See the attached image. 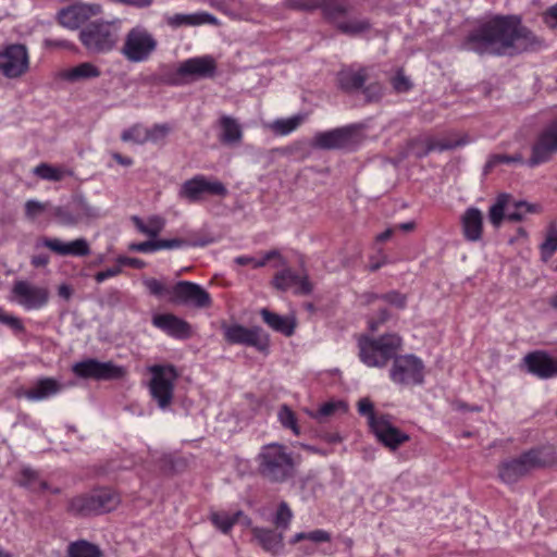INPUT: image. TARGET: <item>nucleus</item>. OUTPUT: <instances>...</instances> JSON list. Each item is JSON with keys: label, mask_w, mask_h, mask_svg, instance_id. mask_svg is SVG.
<instances>
[{"label": "nucleus", "mask_w": 557, "mask_h": 557, "mask_svg": "<svg viewBox=\"0 0 557 557\" xmlns=\"http://www.w3.org/2000/svg\"><path fill=\"white\" fill-rule=\"evenodd\" d=\"M463 48L478 54L513 55L543 47V40L515 16H498L468 34Z\"/></svg>", "instance_id": "obj_1"}, {"label": "nucleus", "mask_w": 557, "mask_h": 557, "mask_svg": "<svg viewBox=\"0 0 557 557\" xmlns=\"http://www.w3.org/2000/svg\"><path fill=\"white\" fill-rule=\"evenodd\" d=\"M259 472L270 482L282 483L294 476L293 454L278 443L267 444L258 455Z\"/></svg>", "instance_id": "obj_2"}, {"label": "nucleus", "mask_w": 557, "mask_h": 557, "mask_svg": "<svg viewBox=\"0 0 557 557\" xmlns=\"http://www.w3.org/2000/svg\"><path fill=\"white\" fill-rule=\"evenodd\" d=\"M403 339L396 333L380 337L361 336L358 339L359 358L370 368H383L394 359L401 349Z\"/></svg>", "instance_id": "obj_3"}, {"label": "nucleus", "mask_w": 557, "mask_h": 557, "mask_svg": "<svg viewBox=\"0 0 557 557\" xmlns=\"http://www.w3.org/2000/svg\"><path fill=\"white\" fill-rule=\"evenodd\" d=\"M121 26L117 21H95L79 32V40L87 51L94 54L111 52L119 42Z\"/></svg>", "instance_id": "obj_4"}, {"label": "nucleus", "mask_w": 557, "mask_h": 557, "mask_svg": "<svg viewBox=\"0 0 557 557\" xmlns=\"http://www.w3.org/2000/svg\"><path fill=\"white\" fill-rule=\"evenodd\" d=\"M151 374L148 384L151 398L162 410L168 409L174 398V385L177 380V371L172 364H153L148 368Z\"/></svg>", "instance_id": "obj_5"}, {"label": "nucleus", "mask_w": 557, "mask_h": 557, "mask_svg": "<svg viewBox=\"0 0 557 557\" xmlns=\"http://www.w3.org/2000/svg\"><path fill=\"white\" fill-rule=\"evenodd\" d=\"M216 62L211 55L189 58L166 75V82L174 86L185 85L200 78L213 77Z\"/></svg>", "instance_id": "obj_6"}, {"label": "nucleus", "mask_w": 557, "mask_h": 557, "mask_svg": "<svg viewBox=\"0 0 557 557\" xmlns=\"http://www.w3.org/2000/svg\"><path fill=\"white\" fill-rule=\"evenodd\" d=\"M545 463L540 449H530L516 458L500 462L498 478L505 484H515L533 470L544 467Z\"/></svg>", "instance_id": "obj_7"}, {"label": "nucleus", "mask_w": 557, "mask_h": 557, "mask_svg": "<svg viewBox=\"0 0 557 557\" xmlns=\"http://www.w3.org/2000/svg\"><path fill=\"white\" fill-rule=\"evenodd\" d=\"M228 194L226 186L216 178L197 174L185 181L178 189V198L189 203H198L207 197L224 198Z\"/></svg>", "instance_id": "obj_8"}, {"label": "nucleus", "mask_w": 557, "mask_h": 557, "mask_svg": "<svg viewBox=\"0 0 557 557\" xmlns=\"http://www.w3.org/2000/svg\"><path fill=\"white\" fill-rule=\"evenodd\" d=\"M470 143L467 135L448 134L444 137L421 134L408 143V153L424 158L431 152H443L462 147Z\"/></svg>", "instance_id": "obj_9"}, {"label": "nucleus", "mask_w": 557, "mask_h": 557, "mask_svg": "<svg viewBox=\"0 0 557 557\" xmlns=\"http://www.w3.org/2000/svg\"><path fill=\"white\" fill-rule=\"evenodd\" d=\"M119 503L120 498L114 492L99 490L74 497L70 503V510L81 516L100 515L115 509Z\"/></svg>", "instance_id": "obj_10"}, {"label": "nucleus", "mask_w": 557, "mask_h": 557, "mask_svg": "<svg viewBox=\"0 0 557 557\" xmlns=\"http://www.w3.org/2000/svg\"><path fill=\"white\" fill-rule=\"evenodd\" d=\"M30 66L28 49L23 44L0 46V74L8 79L24 76Z\"/></svg>", "instance_id": "obj_11"}, {"label": "nucleus", "mask_w": 557, "mask_h": 557, "mask_svg": "<svg viewBox=\"0 0 557 557\" xmlns=\"http://www.w3.org/2000/svg\"><path fill=\"white\" fill-rule=\"evenodd\" d=\"M157 40L146 28L137 26L126 34L121 52L129 62H145L157 49Z\"/></svg>", "instance_id": "obj_12"}, {"label": "nucleus", "mask_w": 557, "mask_h": 557, "mask_svg": "<svg viewBox=\"0 0 557 557\" xmlns=\"http://www.w3.org/2000/svg\"><path fill=\"white\" fill-rule=\"evenodd\" d=\"M224 339L231 345H245L261 352L269 349V336L259 326L246 327L240 324H226L221 326Z\"/></svg>", "instance_id": "obj_13"}, {"label": "nucleus", "mask_w": 557, "mask_h": 557, "mask_svg": "<svg viewBox=\"0 0 557 557\" xmlns=\"http://www.w3.org/2000/svg\"><path fill=\"white\" fill-rule=\"evenodd\" d=\"M557 153V117L547 124L535 137L527 165L535 168L547 163Z\"/></svg>", "instance_id": "obj_14"}, {"label": "nucleus", "mask_w": 557, "mask_h": 557, "mask_svg": "<svg viewBox=\"0 0 557 557\" xmlns=\"http://www.w3.org/2000/svg\"><path fill=\"white\" fill-rule=\"evenodd\" d=\"M12 300L26 311L40 310L49 301V290L28 281H15L12 286Z\"/></svg>", "instance_id": "obj_15"}, {"label": "nucleus", "mask_w": 557, "mask_h": 557, "mask_svg": "<svg viewBox=\"0 0 557 557\" xmlns=\"http://www.w3.org/2000/svg\"><path fill=\"white\" fill-rule=\"evenodd\" d=\"M73 373L81 379H94L97 381L117 380L125 375V369L111 361H99L88 358L76 362L72 367Z\"/></svg>", "instance_id": "obj_16"}, {"label": "nucleus", "mask_w": 557, "mask_h": 557, "mask_svg": "<svg viewBox=\"0 0 557 557\" xmlns=\"http://www.w3.org/2000/svg\"><path fill=\"white\" fill-rule=\"evenodd\" d=\"M391 380L396 384H421L423 382V362L413 355L397 356L393 359Z\"/></svg>", "instance_id": "obj_17"}, {"label": "nucleus", "mask_w": 557, "mask_h": 557, "mask_svg": "<svg viewBox=\"0 0 557 557\" xmlns=\"http://www.w3.org/2000/svg\"><path fill=\"white\" fill-rule=\"evenodd\" d=\"M170 300L174 304L200 309L209 308L212 305L210 294L199 284L189 281H181L172 286Z\"/></svg>", "instance_id": "obj_18"}, {"label": "nucleus", "mask_w": 557, "mask_h": 557, "mask_svg": "<svg viewBox=\"0 0 557 557\" xmlns=\"http://www.w3.org/2000/svg\"><path fill=\"white\" fill-rule=\"evenodd\" d=\"M354 133L355 128L352 126L318 132L312 138V146L324 150L346 148L354 143Z\"/></svg>", "instance_id": "obj_19"}, {"label": "nucleus", "mask_w": 557, "mask_h": 557, "mask_svg": "<svg viewBox=\"0 0 557 557\" xmlns=\"http://www.w3.org/2000/svg\"><path fill=\"white\" fill-rule=\"evenodd\" d=\"M522 361L528 372L541 380L557 376V359L553 358L545 350L529 352L523 357Z\"/></svg>", "instance_id": "obj_20"}, {"label": "nucleus", "mask_w": 557, "mask_h": 557, "mask_svg": "<svg viewBox=\"0 0 557 557\" xmlns=\"http://www.w3.org/2000/svg\"><path fill=\"white\" fill-rule=\"evenodd\" d=\"M101 13V5L78 3L69 8L62 9L59 14V23L69 29H77L81 25L89 18L97 16Z\"/></svg>", "instance_id": "obj_21"}, {"label": "nucleus", "mask_w": 557, "mask_h": 557, "mask_svg": "<svg viewBox=\"0 0 557 557\" xmlns=\"http://www.w3.org/2000/svg\"><path fill=\"white\" fill-rule=\"evenodd\" d=\"M371 430L376 438L391 450L397 449L401 444L409 441V435L393 425L385 416H381L380 419L372 418Z\"/></svg>", "instance_id": "obj_22"}, {"label": "nucleus", "mask_w": 557, "mask_h": 557, "mask_svg": "<svg viewBox=\"0 0 557 557\" xmlns=\"http://www.w3.org/2000/svg\"><path fill=\"white\" fill-rule=\"evenodd\" d=\"M62 389L63 385L59 380L44 376L34 381L28 388L18 392L17 396L32 403H38L57 396Z\"/></svg>", "instance_id": "obj_23"}, {"label": "nucleus", "mask_w": 557, "mask_h": 557, "mask_svg": "<svg viewBox=\"0 0 557 557\" xmlns=\"http://www.w3.org/2000/svg\"><path fill=\"white\" fill-rule=\"evenodd\" d=\"M288 7L304 11L321 9L323 15L330 21H336L348 11L344 0H289Z\"/></svg>", "instance_id": "obj_24"}, {"label": "nucleus", "mask_w": 557, "mask_h": 557, "mask_svg": "<svg viewBox=\"0 0 557 557\" xmlns=\"http://www.w3.org/2000/svg\"><path fill=\"white\" fill-rule=\"evenodd\" d=\"M152 325L176 339H187L191 336L189 323L173 313H159L152 317Z\"/></svg>", "instance_id": "obj_25"}, {"label": "nucleus", "mask_w": 557, "mask_h": 557, "mask_svg": "<svg viewBox=\"0 0 557 557\" xmlns=\"http://www.w3.org/2000/svg\"><path fill=\"white\" fill-rule=\"evenodd\" d=\"M44 246L59 256L85 257L90 253V247L85 238L65 243L59 238H45Z\"/></svg>", "instance_id": "obj_26"}, {"label": "nucleus", "mask_w": 557, "mask_h": 557, "mask_svg": "<svg viewBox=\"0 0 557 557\" xmlns=\"http://www.w3.org/2000/svg\"><path fill=\"white\" fill-rule=\"evenodd\" d=\"M368 71L369 69L364 66L358 69L350 66L341 70L337 74L339 89L348 94L359 90L369 78Z\"/></svg>", "instance_id": "obj_27"}, {"label": "nucleus", "mask_w": 557, "mask_h": 557, "mask_svg": "<svg viewBox=\"0 0 557 557\" xmlns=\"http://www.w3.org/2000/svg\"><path fill=\"white\" fill-rule=\"evenodd\" d=\"M273 285L280 290H287L290 287H296L295 293L307 295L312 290V286L307 276H299L290 269H284L278 272L273 278Z\"/></svg>", "instance_id": "obj_28"}, {"label": "nucleus", "mask_w": 557, "mask_h": 557, "mask_svg": "<svg viewBox=\"0 0 557 557\" xmlns=\"http://www.w3.org/2000/svg\"><path fill=\"white\" fill-rule=\"evenodd\" d=\"M253 537L258 541L260 546L268 553L276 556L282 553L284 548L283 534L277 533L272 529L255 527L251 530Z\"/></svg>", "instance_id": "obj_29"}, {"label": "nucleus", "mask_w": 557, "mask_h": 557, "mask_svg": "<svg viewBox=\"0 0 557 557\" xmlns=\"http://www.w3.org/2000/svg\"><path fill=\"white\" fill-rule=\"evenodd\" d=\"M462 231L467 240L476 242L482 237L483 215L476 208H469L461 218Z\"/></svg>", "instance_id": "obj_30"}, {"label": "nucleus", "mask_w": 557, "mask_h": 557, "mask_svg": "<svg viewBox=\"0 0 557 557\" xmlns=\"http://www.w3.org/2000/svg\"><path fill=\"white\" fill-rule=\"evenodd\" d=\"M219 139L224 145H237L243 139V129L239 122L230 115H221L219 119Z\"/></svg>", "instance_id": "obj_31"}, {"label": "nucleus", "mask_w": 557, "mask_h": 557, "mask_svg": "<svg viewBox=\"0 0 557 557\" xmlns=\"http://www.w3.org/2000/svg\"><path fill=\"white\" fill-rule=\"evenodd\" d=\"M18 484L28 488L32 492H46L58 494L59 488H50L48 483L40 478L39 473L30 468H24L20 473Z\"/></svg>", "instance_id": "obj_32"}, {"label": "nucleus", "mask_w": 557, "mask_h": 557, "mask_svg": "<svg viewBox=\"0 0 557 557\" xmlns=\"http://www.w3.org/2000/svg\"><path fill=\"white\" fill-rule=\"evenodd\" d=\"M211 521L212 523L223 533H228L234 524L238 522L240 519H243V522L246 525H249L251 523V520L244 515L242 510H238L234 513H228L225 511H218L213 512L211 515Z\"/></svg>", "instance_id": "obj_33"}, {"label": "nucleus", "mask_w": 557, "mask_h": 557, "mask_svg": "<svg viewBox=\"0 0 557 557\" xmlns=\"http://www.w3.org/2000/svg\"><path fill=\"white\" fill-rule=\"evenodd\" d=\"M33 173L48 182H60L66 176H73V171L61 165H52L46 162L39 163L33 169Z\"/></svg>", "instance_id": "obj_34"}, {"label": "nucleus", "mask_w": 557, "mask_h": 557, "mask_svg": "<svg viewBox=\"0 0 557 557\" xmlns=\"http://www.w3.org/2000/svg\"><path fill=\"white\" fill-rule=\"evenodd\" d=\"M344 3L348 7V11L336 18V21H332L336 24V27L344 34L348 35H358L364 33L370 29V23L366 18H349L348 21H342L344 16H346L349 12L352 11V8L344 0Z\"/></svg>", "instance_id": "obj_35"}, {"label": "nucleus", "mask_w": 557, "mask_h": 557, "mask_svg": "<svg viewBox=\"0 0 557 557\" xmlns=\"http://www.w3.org/2000/svg\"><path fill=\"white\" fill-rule=\"evenodd\" d=\"M260 314L265 324H268L275 332L282 333L285 336H290L294 333L295 325L294 323L277 313H274L267 308L260 310Z\"/></svg>", "instance_id": "obj_36"}, {"label": "nucleus", "mask_w": 557, "mask_h": 557, "mask_svg": "<svg viewBox=\"0 0 557 557\" xmlns=\"http://www.w3.org/2000/svg\"><path fill=\"white\" fill-rule=\"evenodd\" d=\"M165 21L168 25L172 27H181L183 25H200L205 23H214L215 17L210 13H196V14H182L177 13L171 16H166Z\"/></svg>", "instance_id": "obj_37"}, {"label": "nucleus", "mask_w": 557, "mask_h": 557, "mask_svg": "<svg viewBox=\"0 0 557 557\" xmlns=\"http://www.w3.org/2000/svg\"><path fill=\"white\" fill-rule=\"evenodd\" d=\"M101 74L99 67L90 62H83L74 67L65 70L62 77L69 82H79L99 77Z\"/></svg>", "instance_id": "obj_38"}, {"label": "nucleus", "mask_w": 557, "mask_h": 557, "mask_svg": "<svg viewBox=\"0 0 557 557\" xmlns=\"http://www.w3.org/2000/svg\"><path fill=\"white\" fill-rule=\"evenodd\" d=\"M132 221L140 233L149 236L150 238H156L165 226V220L159 215L150 216L147 223L139 216H133Z\"/></svg>", "instance_id": "obj_39"}, {"label": "nucleus", "mask_w": 557, "mask_h": 557, "mask_svg": "<svg viewBox=\"0 0 557 557\" xmlns=\"http://www.w3.org/2000/svg\"><path fill=\"white\" fill-rule=\"evenodd\" d=\"M539 211V206L529 203L527 201H517L511 198L508 207L506 219L512 222H519L524 219L529 213H535Z\"/></svg>", "instance_id": "obj_40"}, {"label": "nucleus", "mask_w": 557, "mask_h": 557, "mask_svg": "<svg viewBox=\"0 0 557 557\" xmlns=\"http://www.w3.org/2000/svg\"><path fill=\"white\" fill-rule=\"evenodd\" d=\"M70 202L78 223L85 219L98 218L100 214L99 210L90 206L82 195L74 196Z\"/></svg>", "instance_id": "obj_41"}, {"label": "nucleus", "mask_w": 557, "mask_h": 557, "mask_svg": "<svg viewBox=\"0 0 557 557\" xmlns=\"http://www.w3.org/2000/svg\"><path fill=\"white\" fill-rule=\"evenodd\" d=\"M511 200V196L508 194H502L497 197L495 203H493L488 211L490 222L495 226L499 227L503 220L506 219L507 207Z\"/></svg>", "instance_id": "obj_42"}, {"label": "nucleus", "mask_w": 557, "mask_h": 557, "mask_svg": "<svg viewBox=\"0 0 557 557\" xmlns=\"http://www.w3.org/2000/svg\"><path fill=\"white\" fill-rule=\"evenodd\" d=\"M69 557H101V552L96 545L79 541L69 546Z\"/></svg>", "instance_id": "obj_43"}, {"label": "nucleus", "mask_w": 557, "mask_h": 557, "mask_svg": "<svg viewBox=\"0 0 557 557\" xmlns=\"http://www.w3.org/2000/svg\"><path fill=\"white\" fill-rule=\"evenodd\" d=\"M544 260H548L557 251V225L550 224L547 227L544 242L540 246Z\"/></svg>", "instance_id": "obj_44"}, {"label": "nucleus", "mask_w": 557, "mask_h": 557, "mask_svg": "<svg viewBox=\"0 0 557 557\" xmlns=\"http://www.w3.org/2000/svg\"><path fill=\"white\" fill-rule=\"evenodd\" d=\"M211 239H200L195 242H189L181 238H172V239H158V250L162 249H178L183 247H205L211 244Z\"/></svg>", "instance_id": "obj_45"}, {"label": "nucleus", "mask_w": 557, "mask_h": 557, "mask_svg": "<svg viewBox=\"0 0 557 557\" xmlns=\"http://www.w3.org/2000/svg\"><path fill=\"white\" fill-rule=\"evenodd\" d=\"M304 121L302 115H294L288 119H278L273 122L272 129L275 134L285 136L293 133Z\"/></svg>", "instance_id": "obj_46"}, {"label": "nucleus", "mask_w": 557, "mask_h": 557, "mask_svg": "<svg viewBox=\"0 0 557 557\" xmlns=\"http://www.w3.org/2000/svg\"><path fill=\"white\" fill-rule=\"evenodd\" d=\"M121 139L125 143L145 144L148 141V128L140 124H135L123 131Z\"/></svg>", "instance_id": "obj_47"}, {"label": "nucleus", "mask_w": 557, "mask_h": 557, "mask_svg": "<svg viewBox=\"0 0 557 557\" xmlns=\"http://www.w3.org/2000/svg\"><path fill=\"white\" fill-rule=\"evenodd\" d=\"M52 214L55 218L57 222L61 225L74 226L78 224L77 216L74 214L71 202L63 207L59 206L53 208Z\"/></svg>", "instance_id": "obj_48"}, {"label": "nucleus", "mask_w": 557, "mask_h": 557, "mask_svg": "<svg viewBox=\"0 0 557 557\" xmlns=\"http://www.w3.org/2000/svg\"><path fill=\"white\" fill-rule=\"evenodd\" d=\"M278 421L285 429L292 430L295 435L300 434V428L297 423V418L294 411L287 406L283 405L277 413Z\"/></svg>", "instance_id": "obj_49"}, {"label": "nucleus", "mask_w": 557, "mask_h": 557, "mask_svg": "<svg viewBox=\"0 0 557 557\" xmlns=\"http://www.w3.org/2000/svg\"><path fill=\"white\" fill-rule=\"evenodd\" d=\"M143 283L149 294L152 296L161 298L170 295L172 297V287L166 286L163 282L157 278L148 277L145 278Z\"/></svg>", "instance_id": "obj_50"}, {"label": "nucleus", "mask_w": 557, "mask_h": 557, "mask_svg": "<svg viewBox=\"0 0 557 557\" xmlns=\"http://www.w3.org/2000/svg\"><path fill=\"white\" fill-rule=\"evenodd\" d=\"M292 519H293V512H292L289 506L287 505V503L282 502L278 505V508H277L276 513L273 519V523L277 528L286 530V529H288Z\"/></svg>", "instance_id": "obj_51"}, {"label": "nucleus", "mask_w": 557, "mask_h": 557, "mask_svg": "<svg viewBox=\"0 0 557 557\" xmlns=\"http://www.w3.org/2000/svg\"><path fill=\"white\" fill-rule=\"evenodd\" d=\"M341 401H330L323 404L318 410H307L308 416L319 422H321L324 418L330 417L335 412V410L342 406Z\"/></svg>", "instance_id": "obj_52"}, {"label": "nucleus", "mask_w": 557, "mask_h": 557, "mask_svg": "<svg viewBox=\"0 0 557 557\" xmlns=\"http://www.w3.org/2000/svg\"><path fill=\"white\" fill-rule=\"evenodd\" d=\"M362 92L368 102H376L383 97L384 88L380 83L375 82L366 86Z\"/></svg>", "instance_id": "obj_53"}, {"label": "nucleus", "mask_w": 557, "mask_h": 557, "mask_svg": "<svg viewBox=\"0 0 557 557\" xmlns=\"http://www.w3.org/2000/svg\"><path fill=\"white\" fill-rule=\"evenodd\" d=\"M382 300L398 309H404L407 305V297L396 290L382 294Z\"/></svg>", "instance_id": "obj_54"}, {"label": "nucleus", "mask_w": 557, "mask_h": 557, "mask_svg": "<svg viewBox=\"0 0 557 557\" xmlns=\"http://www.w3.org/2000/svg\"><path fill=\"white\" fill-rule=\"evenodd\" d=\"M0 323L8 325L15 333L25 332V326H24L22 320L15 315L7 314V313L0 311Z\"/></svg>", "instance_id": "obj_55"}, {"label": "nucleus", "mask_w": 557, "mask_h": 557, "mask_svg": "<svg viewBox=\"0 0 557 557\" xmlns=\"http://www.w3.org/2000/svg\"><path fill=\"white\" fill-rule=\"evenodd\" d=\"M46 203L32 199L25 203V214L28 219L34 220L39 214H41L46 210Z\"/></svg>", "instance_id": "obj_56"}, {"label": "nucleus", "mask_w": 557, "mask_h": 557, "mask_svg": "<svg viewBox=\"0 0 557 557\" xmlns=\"http://www.w3.org/2000/svg\"><path fill=\"white\" fill-rule=\"evenodd\" d=\"M272 259H277L280 261V265L285 264V260L282 258L280 251L273 249V250L265 252L261 259H255L253 268L255 269L262 268Z\"/></svg>", "instance_id": "obj_57"}, {"label": "nucleus", "mask_w": 557, "mask_h": 557, "mask_svg": "<svg viewBox=\"0 0 557 557\" xmlns=\"http://www.w3.org/2000/svg\"><path fill=\"white\" fill-rule=\"evenodd\" d=\"M44 45L48 49H75V45L73 42L61 38H46Z\"/></svg>", "instance_id": "obj_58"}, {"label": "nucleus", "mask_w": 557, "mask_h": 557, "mask_svg": "<svg viewBox=\"0 0 557 557\" xmlns=\"http://www.w3.org/2000/svg\"><path fill=\"white\" fill-rule=\"evenodd\" d=\"M392 85L394 89L398 92L408 91L412 84L408 77H406L401 72H398L396 76L392 81Z\"/></svg>", "instance_id": "obj_59"}, {"label": "nucleus", "mask_w": 557, "mask_h": 557, "mask_svg": "<svg viewBox=\"0 0 557 557\" xmlns=\"http://www.w3.org/2000/svg\"><path fill=\"white\" fill-rule=\"evenodd\" d=\"M170 128L165 124H156L153 127L148 128V141H157L166 136Z\"/></svg>", "instance_id": "obj_60"}, {"label": "nucleus", "mask_w": 557, "mask_h": 557, "mask_svg": "<svg viewBox=\"0 0 557 557\" xmlns=\"http://www.w3.org/2000/svg\"><path fill=\"white\" fill-rule=\"evenodd\" d=\"M358 410L360 414L368 416L369 424L371 425L372 418L373 419H380L381 416H375L373 412V405L372 403L367 399L362 398L358 403Z\"/></svg>", "instance_id": "obj_61"}, {"label": "nucleus", "mask_w": 557, "mask_h": 557, "mask_svg": "<svg viewBox=\"0 0 557 557\" xmlns=\"http://www.w3.org/2000/svg\"><path fill=\"white\" fill-rule=\"evenodd\" d=\"M389 318L391 314L387 309H380L377 312V317L369 321V329L372 332L377 331L380 326L384 324Z\"/></svg>", "instance_id": "obj_62"}, {"label": "nucleus", "mask_w": 557, "mask_h": 557, "mask_svg": "<svg viewBox=\"0 0 557 557\" xmlns=\"http://www.w3.org/2000/svg\"><path fill=\"white\" fill-rule=\"evenodd\" d=\"M307 540L313 542V543H325L331 541V533L322 530L317 529L310 532H307Z\"/></svg>", "instance_id": "obj_63"}, {"label": "nucleus", "mask_w": 557, "mask_h": 557, "mask_svg": "<svg viewBox=\"0 0 557 557\" xmlns=\"http://www.w3.org/2000/svg\"><path fill=\"white\" fill-rule=\"evenodd\" d=\"M543 20L548 27L557 28V3L544 12Z\"/></svg>", "instance_id": "obj_64"}]
</instances>
